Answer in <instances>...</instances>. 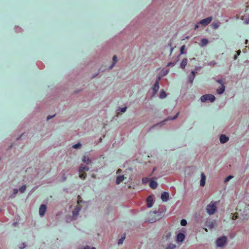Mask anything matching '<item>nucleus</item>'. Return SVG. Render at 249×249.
<instances>
[{"instance_id": "1", "label": "nucleus", "mask_w": 249, "mask_h": 249, "mask_svg": "<svg viewBox=\"0 0 249 249\" xmlns=\"http://www.w3.org/2000/svg\"><path fill=\"white\" fill-rule=\"evenodd\" d=\"M206 210L209 214H213L217 210L216 202H211L207 206Z\"/></svg>"}, {"instance_id": "2", "label": "nucleus", "mask_w": 249, "mask_h": 249, "mask_svg": "<svg viewBox=\"0 0 249 249\" xmlns=\"http://www.w3.org/2000/svg\"><path fill=\"white\" fill-rule=\"evenodd\" d=\"M89 170V168L87 166L81 164L79 169V172L80 173L79 177L81 179H85L86 177V174L85 173V172L88 171Z\"/></svg>"}, {"instance_id": "3", "label": "nucleus", "mask_w": 249, "mask_h": 249, "mask_svg": "<svg viewBox=\"0 0 249 249\" xmlns=\"http://www.w3.org/2000/svg\"><path fill=\"white\" fill-rule=\"evenodd\" d=\"M215 99L214 96L211 94L202 95L200 98V100L202 102H205L207 100H209L210 102H212L215 100Z\"/></svg>"}, {"instance_id": "4", "label": "nucleus", "mask_w": 249, "mask_h": 249, "mask_svg": "<svg viewBox=\"0 0 249 249\" xmlns=\"http://www.w3.org/2000/svg\"><path fill=\"white\" fill-rule=\"evenodd\" d=\"M227 242V238L226 236H222L217 239L216 240V245L219 247H223Z\"/></svg>"}, {"instance_id": "5", "label": "nucleus", "mask_w": 249, "mask_h": 249, "mask_svg": "<svg viewBox=\"0 0 249 249\" xmlns=\"http://www.w3.org/2000/svg\"><path fill=\"white\" fill-rule=\"evenodd\" d=\"M213 18L212 17H208L205 19L201 20L199 23L203 26H206L208 25L212 21Z\"/></svg>"}, {"instance_id": "6", "label": "nucleus", "mask_w": 249, "mask_h": 249, "mask_svg": "<svg viewBox=\"0 0 249 249\" xmlns=\"http://www.w3.org/2000/svg\"><path fill=\"white\" fill-rule=\"evenodd\" d=\"M156 214L157 213L155 212H150L149 213L148 218V221L149 223H153L157 220V219L155 217Z\"/></svg>"}, {"instance_id": "7", "label": "nucleus", "mask_w": 249, "mask_h": 249, "mask_svg": "<svg viewBox=\"0 0 249 249\" xmlns=\"http://www.w3.org/2000/svg\"><path fill=\"white\" fill-rule=\"evenodd\" d=\"M46 209H47V207L44 204H42L40 208H39V214L41 215V216H43L46 212Z\"/></svg>"}, {"instance_id": "8", "label": "nucleus", "mask_w": 249, "mask_h": 249, "mask_svg": "<svg viewBox=\"0 0 249 249\" xmlns=\"http://www.w3.org/2000/svg\"><path fill=\"white\" fill-rule=\"evenodd\" d=\"M169 194L166 192H164L163 193L161 194V199L162 201L163 202L167 201L169 199Z\"/></svg>"}, {"instance_id": "9", "label": "nucleus", "mask_w": 249, "mask_h": 249, "mask_svg": "<svg viewBox=\"0 0 249 249\" xmlns=\"http://www.w3.org/2000/svg\"><path fill=\"white\" fill-rule=\"evenodd\" d=\"M215 224V221H208L206 222V225L210 229H213Z\"/></svg>"}, {"instance_id": "10", "label": "nucleus", "mask_w": 249, "mask_h": 249, "mask_svg": "<svg viewBox=\"0 0 249 249\" xmlns=\"http://www.w3.org/2000/svg\"><path fill=\"white\" fill-rule=\"evenodd\" d=\"M80 208L79 206H77L72 211V214L73 218L76 217L78 214L80 210Z\"/></svg>"}, {"instance_id": "11", "label": "nucleus", "mask_w": 249, "mask_h": 249, "mask_svg": "<svg viewBox=\"0 0 249 249\" xmlns=\"http://www.w3.org/2000/svg\"><path fill=\"white\" fill-rule=\"evenodd\" d=\"M185 238V235L182 233H179L177 236V240L178 242H182Z\"/></svg>"}, {"instance_id": "12", "label": "nucleus", "mask_w": 249, "mask_h": 249, "mask_svg": "<svg viewBox=\"0 0 249 249\" xmlns=\"http://www.w3.org/2000/svg\"><path fill=\"white\" fill-rule=\"evenodd\" d=\"M159 89V82L156 81V82L154 85L153 88V95H155L157 93V92L158 91Z\"/></svg>"}, {"instance_id": "13", "label": "nucleus", "mask_w": 249, "mask_h": 249, "mask_svg": "<svg viewBox=\"0 0 249 249\" xmlns=\"http://www.w3.org/2000/svg\"><path fill=\"white\" fill-rule=\"evenodd\" d=\"M229 140V137L226 136L225 135L222 134L220 137V141L221 143H224L226 142Z\"/></svg>"}, {"instance_id": "14", "label": "nucleus", "mask_w": 249, "mask_h": 249, "mask_svg": "<svg viewBox=\"0 0 249 249\" xmlns=\"http://www.w3.org/2000/svg\"><path fill=\"white\" fill-rule=\"evenodd\" d=\"M201 178L200 180V185L201 186H204L205 184L206 176L203 173H201Z\"/></svg>"}, {"instance_id": "15", "label": "nucleus", "mask_w": 249, "mask_h": 249, "mask_svg": "<svg viewBox=\"0 0 249 249\" xmlns=\"http://www.w3.org/2000/svg\"><path fill=\"white\" fill-rule=\"evenodd\" d=\"M153 204V198L151 196H149L147 198V206L148 208L152 207Z\"/></svg>"}, {"instance_id": "16", "label": "nucleus", "mask_w": 249, "mask_h": 249, "mask_svg": "<svg viewBox=\"0 0 249 249\" xmlns=\"http://www.w3.org/2000/svg\"><path fill=\"white\" fill-rule=\"evenodd\" d=\"M149 186L152 189H155L157 187L158 184L156 181L150 180Z\"/></svg>"}, {"instance_id": "17", "label": "nucleus", "mask_w": 249, "mask_h": 249, "mask_svg": "<svg viewBox=\"0 0 249 249\" xmlns=\"http://www.w3.org/2000/svg\"><path fill=\"white\" fill-rule=\"evenodd\" d=\"M124 178V175L118 176L116 180V183L117 184H120L122 181H123Z\"/></svg>"}, {"instance_id": "18", "label": "nucleus", "mask_w": 249, "mask_h": 249, "mask_svg": "<svg viewBox=\"0 0 249 249\" xmlns=\"http://www.w3.org/2000/svg\"><path fill=\"white\" fill-rule=\"evenodd\" d=\"M187 64V59L186 58H184L182 60L180 64V67L182 69H184Z\"/></svg>"}, {"instance_id": "19", "label": "nucleus", "mask_w": 249, "mask_h": 249, "mask_svg": "<svg viewBox=\"0 0 249 249\" xmlns=\"http://www.w3.org/2000/svg\"><path fill=\"white\" fill-rule=\"evenodd\" d=\"M224 90H225V87L223 85H222L220 87H219L217 89V93L220 94H222V93H223Z\"/></svg>"}, {"instance_id": "20", "label": "nucleus", "mask_w": 249, "mask_h": 249, "mask_svg": "<svg viewBox=\"0 0 249 249\" xmlns=\"http://www.w3.org/2000/svg\"><path fill=\"white\" fill-rule=\"evenodd\" d=\"M191 74V75L189 77V82L190 83H192L194 81L196 75L195 71H192Z\"/></svg>"}, {"instance_id": "21", "label": "nucleus", "mask_w": 249, "mask_h": 249, "mask_svg": "<svg viewBox=\"0 0 249 249\" xmlns=\"http://www.w3.org/2000/svg\"><path fill=\"white\" fill-rule=\"evenodd\" d=\"M82 161L87 164H89L91 161L86 156L83 157Z\"/></svg>"}, {"instance_id": "22", "label": "nucleus", "mask_w": 249, "mask_h": 249, "mask_svg": "<svg viewBox=\"0 0 249 249\" xmlns=\"http://www.w3.org/2000/svg\"><path fill=\"white\" fill-rule=\"evenodd\" d=\"M167 94L164 90H162L160 94V97L161 99L164 98L166 97Z\"/></svg>"}, {"instance_id": "23", "label": "nucleus", "mask_w": 249, "mask_h": 249, "mask_svg": "<svg viewBox=\"0 0 249 249\" xmlns=\"http://www.w3.org/2000/svg\"><path fill=\"white\" fill-rule=\"evenodd\" d=\"M117 62V57L116 56L114 55L113 57V63L111 65V66L109 67V69H112L114 65L115 64L116 62Z\"/></svg>"}, {"instance_id": "24", "label": "nucleus", "mask_w": 249, "mask_h": 249, "mask_svg": "<svg viewBox=\"0 0 249 249\" xmlns=\"http://www.w3.org/2000/svg\"><path fill=\"white\" fill-rule=\"evenodd\" d=\"M212 26L213 29H216L219 27V25L218 23L213 22L212 24Z\"/></svg>"}, {"instance_id": "25", "label": "nucleus", "mask_w": 249, "mask_h": 249, "mask_svg": "<svg viewBox=\"0 0 249 249\" xmlns=\"http://www.w3.org/2000/svg\"><path fill=\"white\" fill-rule=\"evenodd\" d=\"M201 43L203 46H205L208 44V41L207 39L204 38V39H201Z\"/></svg>"}, {"instance_id": "26", "label": "nucleus", "mask_w": 249, "mask_h": 249, "mask_svg": "<svg viewBox=\"0 0 249 249\" xmlns=\"http://www.w3.org/2000/svg\"><path fill=\"white\" fill-rule=\"evenodd\" d=\"M176 247V245L174 244H169L165 249H174Z\"/></svg>"}, {"instance_id": "27", "label": "nucleus", "mask_w": 249, "mask_h": 249, "mask_svg": "<svg viewBox=\"0 0 249 249\" xmlns=\"http://www.w3.org/2000/svg\"><path fill=\"white\" fill-rule=\"evenodd\" d=\"M26 188V185H22L20 188H19V191L21 193H23Z\"/></svg>"}, {"instance_id": "28", "label": "nucleus", "mask_w": 249, "mask_h": 249, "mask_svg": "<svg viewBox=\"0 0 249 249\" xmlns=\"http://www.w3.org/2000/svg\"><path fill=\"white\" fill-rule=\"evenodd\" d=\"M187 221L185 220V219H182L180 221V224L183 226H185L187 225Z\"/></svg>"}, {"instance_id": "29", "label": "nucleus", "mask_w": 249, "mask_h": 249, "mask_svg": "<svg viewBox=\"0 0 249 249\" xmlns=\"http://www.w3.org/2000/svg\"><path fill=\"white\" fill-rule=\"evenodd\" d=\"M125 238V235L123 237H122L118 242V244H122L123 243V241Z\"/></svg>"}, {"instance_id": "30", "label": "nucleus", "mask_w": 249, "mask_h": 249, "mask_svg": "<svg viewBox=\"0 0 249 249\" xmlns=\"http://www.w3.org/2000/svg\"><path fill=\"white\" fill-rule=\"evenodd\" d=\"M126 107H122V108H119L118 110V111H120L121 112H124L126 111Z\"/></svg>"}, {"instance_id": "31", "label": "nucleus", "mask_w": 249, "mask_h": 249, "mask_svg": "<svg viewBox=\"0 0 249 249\" xmlns=\"http://www.w3.org/2000/svg\"><path fill=\"white\" fill-rule=\"evenodd\" d=\"M81 146V144H80V143H78L77 144H75L73 145L72 146V147L73 148L76 149V148L80 147Z\"/></svg>"}, {"instance_id": "32", "label": "nucleus", "mask_w": 249, "mask_h": 249, "mask_svg": "<svg viewBox=\"0 0 249 249\" xmlns=\"http://www.w3.org/2000/svg\"><path fill=\"white\" fill-rule=\"evenodd\" d=\"M233 178V177L232 176H229L228 177H227L225 179V182H227L228 181H229L231 178Z\"/></svg>"}, {"instance_id": "33", "label": "nucleus", "mask_w": 249, "mask_h": 249, "mask_svg": "<svg viewBox=\"0 0 249 249\" xmlns=\"http://www.w3.org/2000/svg\"><path fill=\"white\" fill-rule=\"evenodd\" d=\"M142 180L143 183H146L149 181V178H142Z\"/></svg>"}, {"instance_id": "34", "label": "nucleus", "mask_w": 249, "mask_h": 249, "mask_svg": "<svg viewBox=\"0 0 249 249\" xmlns=\"http://www.w3.org/2000/svg\"><path fill=\"white\" fill-rule=\"evenodd\" d=\"M179 114V112H178L176 115L173 118H169V120H174L176 119Z\"/></svg>"}, {"instance_id": "35", "label": "nucleus", "mask_w": 249, "mask_h": 249, "mask_svg": "<svg viewBox=\"0 0 249 249\" xmlns=\"http://www.w3.org/2000/svg\"><path fill=\"white\" fill-rule=\"evenodd\" d=\"M168 71L167 70L162 71L163 74H161V76L165 75L168 73Z\"/></svg>"}, {"instance_id": "36", "label": "nucleus", "mask_w": 249, "mask_h": 249, "mask_svg": "<svg viewBox=\"0 0 249 249\" xmlns=\"http://www.w3.org/2000/svg\"><path fill=\"white\" fill-rule=\"evenodd\" d=\"M237 218H238V216H237V215H236V214H233V215H232V219L233 220H236V219H237Z\"/></svg>"}, {"instance_id": "37", "label": "nucleus", "mask_w": 249, "mask_h": 249, "mask_svg": "<svg viewBox=\"0 0 249 249\" xmlns=\"http://www.w3.org/2000/svg\"><path fill=\"white\" fill-rule=\"evenodd\" d=\"M185 49V45H183L181 48H180V53H183V50H184Z\"/></svg>"}, {"instance_id": "38", "label": "nucleus", "mask_w": 249, "mask_h": 249, "mask_svg": "<svg viewBox=\"0 0 249 249\" xmlns=\"http://www.w3.org/2000/svg\"><path fill=\"white\" fill-rule=\"evenodd\" d=\"M80 199H81L80 196H78V200H77V204L78 205H79L80 203L82 201L81 200H80Z\"/></svg>"}, {"instance_id": "39", "label": "nucleus", "mask_w": 249, "mask_h": 249, "mask_svg": "<svg viewBox=\"0 0 249 249\" xmlns=\"http://www.w3.org/2000/svg\"><path fill=\"white\" fill-rule=\"evenodd\" d=\"M162 77V76H161V75H159L157 78L156 81H158L159 82V81L160 80V79Z\"/></svg>"}, {"instance_id": "40", "label": "nucleus", "mask_w": 249, "mask_h": 249, "mask_svg": "<svg viewBox=\"0 0 249 249\" xmlns=\"http://www.w3.org/2000/svg\"><path fill=\"white\" fill-rule=\"evenodd\" d=\"M55 115H53V116H50V115H49L48 117H47V120H50V119H52L53 118V117H54Z\"/></svg>"}, {"instance_id": "41", "label": "nucleus", "mask_w": 249, "mask_h": 249, "mask_svg": "<svg viewBox=\"0 0 249 249\" xmlns=\"http://www.w3.org/2000/svg\"><path fill=\"white\" fill-rule=\"evenodd\" d=\"M18 190L17 189H14V195H16L18 193Z\"/></svg>"}, {"instance_id": "42", "label": "nucleus", "mask_w": 249, "mask_h": 249, "mask_svg": "<svg viewBox=\"0 0 249 249\" xmlns=\"http://www.w3.org/2000/svg\"><path fill=\"white\" fill-rule=\"evenodd\" d=\"M198 28V24H196L195 26V30H196V29H197Z\"/></svg>"}, {"instance_id": "43", "label": "nucleus", "mask_w": 249, "mask_h": 249, "mask_svg": "<svg viewBox=\"0 0 249 249\" xmlns=\"http://www.w3.org/2000/svg\"><path fill=\"white\" fill-rule=\"evenodd\" d=\"M241 53V51L240 50H238L237 52V54L238 55H239V54H240Z\"/></svg>"}, {"instance_id": "44", "label": "nucleus", "mask_w": 249, "mask_h": 249, "mask_svg": "<svg viewBox=\"0 0 249 249\" xmlns=\"http://www.w3.org/2000/svg\"><path fill=\"white\" fill-rule=\"evenodd\" d=\"M121 171H122V170H121V169H118V171H117V174L119 173L120 172H121Z\"/></svg>"}, {"instance_id": "45", "label": "nucleus", "mask_w": 249, "mask_h": 249, "mask_svg": "<svg viewBox=\"0 0 249 249\" xmlns=\"http://www.w3.org/2000/svg\"><path fill=\"white\" fill-rule=\"evenodd\" d=\"M172 64V63H169L168 64H167V66H169L170 65H171Z\"/></svg>"}, {"instance_id": "46", "label": "nucleus", "mask_w": 249, "mask_h": 249, "mask_svg": "<svg viewBox=\"0 0 249 249\" xmlns=\"http://www.w3.org/2000/svg\"><path fill=\"white\" fill-rule=\"evenodd\" d=\"M236 58H237V56L236 55H234V59H236Z\"/></svg>"}, {"instance_id": "47", "label": "nucleus", "mask_w": 249, "mask_h": 249, "mask_svg": "<svg viewBox=\"0 0 249 249\" xmlns=\"http://www.w3.org/2000/svg\"><path fill=\"white\" fill-rule=\"evenodd\" d=\"M16 224H17L16 222L13 223V225H14V226H16Z\"/></svg>"}, {"instance_id": "48", "label": "nucleus", "mask_w": 249, "mask_h": 249, "mask_svg": "<svg viewBox=\"0 0 249 249\" xmlns=\"http://www.w3.org/2000/svg\"><path fill=\"white\" fill-rule=\"evenodd\" d=\"M217 82L219 83H220L221 81V80H217Z\"/></svg>"}, {"instance_id": "49", "label": "nucleus", "mask_w": 249, "mask_h": 249, "mask_svg": "<svg viewBox=\"0 0 249 249\" xmlns=\"http://www.w3.org/2000/svg\"><path fill=\"white\" fill-rule=\"evenodd\" d=\"M247 42H248V40H246V44L247 43Z\"/></svg>"}, {"instance_id": "50", "label": "nucleus", "mask_w": 249, "mask_h": 249, "mask_svg": "<svg viewBox=\"0 0 249 249\" xmlns=\"http://www.w3.org/2000/svg\"><path fill=\"white\" fill-rule=\"evenodd\" d=\"M101 140H102V138H100V142H101Z\"/></svg>"}]
</instances>
